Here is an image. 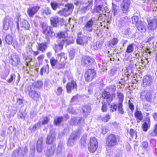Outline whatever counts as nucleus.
Wrapping results in <instances>:
<instances>
[{
	"instance_id": "obj_1",
	"label": "nucleus",
	"mask_w": 157,
	"mask_h": 157,
	"mask_svg": "<svg viewBox=\"0 0 157 157\" xmlns=\"http://www.w3.org/2000/svg\"><path fill=\"white\" fill-rule=\"evenodd\" d=\"M28 153L27 147H19L17 149L14 151L11 155L12 157H25Z\"/></svg>"
},
{
	"instance_id": "obj_2",
	"label": "nucleus",
	"mask_w": 157,
	"mask_h": 157,
	"mask_svg": "<svg viewBox=\"0 0 157 157\" xmlns=\"http://www.w3.org/2000/svg\"><path fill=\"white\" fill-rule=\"evenodd\" d=\"M41 25L42 29V31L47 38H49L55 36V34L53 32L52 28L48 27L45 22H43Z\"/></svg>"
},
{
	"instance_id": "obj_3",
	"label": "nucleus",
	"mask_w": 157,
	"mask_h": 157,
	"mask_svg": "<svg viewBox=\"0 0 157 157\" xmlns=\"http://www.w3.org/2000/svg\"><path fill=\"white\" fill-rule=\"evenodd\" d=\"M74 6L71 4L65 5L64 8L58 12V14L60 16L67 17L70 15L72 12Z\"/></svg>"
},
{
	"instance_id": "obj_4",
	"label": "nucleus",
	"mask_w": 157,
	"mask_h": 157,
	"mask_svg": "<svg viewBox=\"0 0 157 157\" xmlns=\"http://www.w3.org/2000/svg\"><path fill=\"white\" fill-rule=\"evenodd\" d=\"M96 74L95 70L94 69H90L86 71L84 74L85 79L86 82L92 81Z\"/></svg>"
},
{
	"instance_id": "obj_5",
	"label": "nucleus",
	"mask_w": 157,
	"mask_h": 157,
	"mask_svg": "<svg viewBox=\"0 0 157 157\" xmlns=\"http://www.w3.org/2000/svg\"><path fill=\"white\" fill-rule=\"evenodd\" d=\"M98 147V143L96 139L94 137H92L90 139V145L88 149L90 151L94 153Z\"/></svg>"
},
{
	"instance_id": "obj_6",
	"label": "nucleus",
	"mask_w": 157,
	"mask_h": 157,
	"mask_svg": "<svg viewBox=\"0 0 157 157\" xmlns=\"http://www.w3.org/2000/svg\"><path fill=\"white\" fill-rule=\"evenodd\" d=\"M13 20L9 16H6L3 21V29L5 30L8 29L10 26L12 25Z\"/></svg>"
},
{
	"instance_id": "obj_7",
	"label": "nucleus",
	"mask_w": 157,
	"mask_h": 157,
	"mask_svg": "<svg viewBox=\"0 0 157 157\" xmlns=\"http://www.w3.org/2000/svg\"><path fill=\"white\" fill-rule=\"evenodd\" d=\"M117 138L113 134L109 135L106 140V143L109 147H112L115 145L117 143Z\"/></svg>"
},
{
	"instance_id": "obj_8",
	"label": "nucleus",
	"mask_w": 157,
	"mask_h": 157,
	"mask_svg": "<svg viewBox=\"0 0 157 157\" xmlns=\"http://www.w3.org/2000/svg\"><path fill=\"white\" fill-rule=\"evenodd\" d=\"M57 37L60 39L61 43L59 44L58 48L61 50L63 47V44L67 42V38L66 37L65 34L63 32H60L57 34Z\"/></svg>"
},
{
	"instance_id": "obj_9",
	"label": "nucleus",
	"mask_w": 157,
	"mask_h": 157,
	"mask_svg": "<svg viewBox=\"0 0 157 157\" xmlns=\"http://www.w3.org/2000/svg\"><path fill=\"white\" fill-rule=\"evenodd\" d=\"M93 0H89L87 2L83 3V7L80 9L81 12L85 13L86 11L91 9L93 6Z\"/></svg>"
},
{
	"instance_id": "obj_10",
	"label": "nucleus",
	"mask_w": 157,
	"mask_h": 157,
	"mask_svg": "<svg viewBox=\"0 0 157 157\" xmlns=\"http://www.w3.org/2000/svg\"><path fill=\"white\" fill-rule=\"evenodd\" d=\"M95 3L97 5L99 3L100 5L97 6L95 8L96 11L98 13H100L101 11L103 12V6L106 4L105 0H95Z\"/></svg>"
},
{
	"instance_id": "obj_11",
	"label": "nucleus",
	"mask_w": 157,
	"mask_h": 157,
	"mask_svg": "<svg viewBox=\"0 0 157 157\" xmlns=\"http://www.w3.org/2000/svg\"><path fill=\"white\" fill-rule=\"evenodd\" d=\"M10 59L12 65L15 67L17 66L20 62V59L18 55H11Z\"/></svg>"
},
{
	"instance_id": "obj_12",
	"label": "nucleus",
	"mask_w": 157,
	"mask_h": 157,
	"mask_svg": "<svg viewBox=\"0 0 157 157\" xmlns=\"http://www.w3.org/2000/svg\"><path fill=\"white\" fill-rule=\"evenodd\" d=\"M77 85L76 82L74 80H72L68 82L66 86V88L68 93H71L72 90L77 89Z\"/></svg>"
},
{
	"instance_id": "obj_13",
	"label": "nucleus",
	"mask_w": 157,
	"mask_h": 157,
	"mask_svg": "<svg viewBox=\"0 0 157 157\" xmlns=\"http://www.w3.org/2000/svg\"><path fill=\"white\" fill-rule=\"evenodd\" d=\"M94 24V21L92 19L88 21L85 24L83 29L84 30L91 32L93 30V26Z\"/></svg>"
},
{
	"instance_id": "obj_14",
	"label": "nucleus",
	"mask_w": 157,
	"mask_h": 157,
	"mask_svg": "<svg viewBox=\"0 0 157 157\" xmlns=\"http://www.w3.org/2000/svg\"><path fill=\"white\" fill-rule=\"evenodd\" d=\"M39 7L38 6H35L30 7L29 8L27 11V13L30 17H33L34 15L38 11Z\"/></svg>"
},
{
	"instance_id": "obj_15",
	"label": "nucleus",
	"mask_w": 157,
	"mask_h": 157,
	"mask_svg": "<svg viewBox=\"0 0 157 157\" xmlns=\"http://www.w3.org/2000/svg\"><path fill=\"white\" fill-rule=\"evenodd\" d=\"M130 3V0H124L123 1L121 7L124 13H126L128 11Z\"/></svg>"
},
{
	"instance_id": "obj_16",
	"label": "nucleus",
	"mask_w": 157,
	"mask_h": 157,
	"mask_svg": "<svg viewBox=\"0 0 157 157\" xmlns=\"http://www.w3.org/2000/svg\"><path fill=\"white\" fill-rule=\"evenodd\" d=\"M84 123V120L80 117H73L71 119L70 124L72 125H80Z\"/></svg>"
},
{
	"instance_id": "obj_17",
	"label": "nucleus",
	"mask_w": 157,
	"mask_h": 157,
	"mask_svg": "<svg viewBox=\"0 0 157 157\" xmlns=\"http://www.w3.org/2000/svg\"><path fill=\"white\" fill-rule=\"evenodd\" d=\"M94 62L93 59L88 56H84L82 60V63L84 65H92Z\"/></svg>"
},
{
	"instance_id": "obj_18",
	"label": "nucleus",
	"mask_w": 157,
	"mask_h": 157,
	"mask_svg": "<svg viewBox=\"0 0 157 157\" xmlns=\"http://www.w3.org/2000/svg\"><path fill=\"white\" fill-rule=\"evenodd\" d=\"M152 76L149 75H146L143 78V82L144 86H149L152 82Z\"/></svg>"
},
{
	"instance_id": "obj_19",
	"label": "nucleus",
	"mask_w": 157,
	"mask_h": 157,
	"mask_svg": "<svg viewBox=\"0 0 157 157\" xmlns=\"http://www.w3.org/2000/svg\"><path fill=\"white\" fill-rule=\"evenodd\" d=\"M77 138V136L76 135V133H72L68 140L67 143L68 145L69 146L73 145L75 142L76 141Z\"/></svg>"
},
{
	"instance_id": "obj_20",
	"label": "nucleus",
	"mask_w": 157,
	"mask_h": 157,
	"mask_svg": "<svg viewBox=\"0 0 157 157\" xmlns=\"http://www.w3.org/2000/svg\"><path fill=\"white\" fill-rule=\"evenodd\" d=\"M148 29L152 30H155L157 28V24L156 22L155 21H152L150 20H148Z\"/></svg>"
},
{
	"instance_id": "obj_21",
	"label": "nucleus",
	"mask_w": 157,
	"mask_h": 157,
	"mask_svg": "<svg viewBox=\"0 0 157 157\" xmlns=\"http://www.w3.org/2000/svg\"><path fill=\"white\" fill-rule=\"evenodd\" d=\"M29 96L34 100H36L39 98L38 92L36 90H33L31 88L29 92Z\"/></svg>"
},
{
	"instance_id": "obj_22",
	"label": "nucleus",
	"mask_w": 157,
	"mask_h": 157,
	"mask_svg": "<svg viewBox=\"0 0 157 157\" xmlns=\"http://www.w3.org/2000/svg\"><path fill=\"white\" fill-rule=\"evenodd\" d=\"M115 94H112L111 97H110V93L106 91H104L102 94V97L104 99H109V101L111 102L113 99L115 97Z\"/></svg>"
},
{
	"instance_id": "obj_23",
	"label": "nucleus",
	"mask_w": 157,
	"mask_h": 157,
	"mask_svg": "<svg viewBox=\"0 0 157 157\" xmlns=\"http://www.w3.org/2000/svg\"><path fill=\"white\" fill-rule=\"evenodd\" d=\"M55 150V146H52L48 148L47 150L45 151V153L48 156H51L53 154Z\"/></svg>"
},
{
	"instance_id": "obj_24",
	"label": "nucleus",
	"mask_w": 157,
	"mask_h": 157,
	"mask_svg": "<svg viewBox=\"0 0 157 157\" xmlns=\"http://www.w3.org/2000/svg\"><path fill=\"white\" fill-rule=\"evenodd\" d=\"M55 139V135L54 133H50L47 137L46 142L47 144H51L54 141Z\"/></svg>"
},
{
	"instance_id": "obj_25",
	"label": "nucleus",
	"mask_w": 157,
	"mask_h": 157,
	"mask_svg": "<svg viewBox=\"0 0 157 157\" xmlns=\"http://www.w3.org/2000/svg\"><path fill=\"white\" fill-rule=\"evenodd\" d=\"M10 72V69H6L3 71L0 75L1 78L2 79L6 80V78L8 76Z\"/></svg>"
},
{
	"instance_id": "obj_26",
	"label": "nucleus",
	"mask_w": 157,
	"mask_h": 157,
	"mask_svg": "<svg viewBox=\"0 0 157 157\" xmlns=\"http://www.w3.org/2000/svg\"><path fill=\"white\" fill-rule=\"evenodd\" d=\"M20 26L21 27L24 28L25 29L29 30L30 28V25L27 20H22L20 22Z\"/></svg>"
},
{
	"instance_id": "obj_27",
	"label": "nucleus",
	"mask_w": 157,
	"mask_h": 157,
	"mask_svg": "<svg viewBox=\"0 0 157 157\" xmlns=\"http://www.w3.org/2000/svg\"><path fill=\"white\" fill-rule=\"evenodd\" d=\"M13 40V37L10 34L7 35L5 37V41L8 45L12 44Z\"/></svg>"
},
{
	"instance_id": "obj_28",
	"label": "nucleus",
	"mask_w": 157,
	"mask_h": 157,
	"mask_svg": "<svg viewBox=\"0 0 157 157\" xmlns=\"http://www.w3.org/2000/svg\"><path fill=\"white\" fill-rule=\"evenodd\" d=\"M23 59H24L25 62L27 66H28V63L32 60V59L30 56L27 55L25 53H23L22 54Z\"/></svg>"
},
{
	"instance_id": "obj_29",
	"label": "nucleus",
	"mask_w": 157,
	"mask_h": 157,
	"mask_svg": "<svg viewBox=\"0 0 157 157\" xmlns=\"http://www.w3.org/2000/svg\"><path fill=\"white\" fill-rule=\"evenodd\" d=\"M50 21L52 25L54 27L56 26L57 23L59 22L58 18L57 16H55L51 17Z\"/></svg>"
},
{
	"instance_id": "obj_30",
	"label": "nucleus",
	"mask_w": 157,
	"mask_h": 157,
	"mask_svg": "<svg viewBox=\"0 0 157 157\" xmlns=\"http://www.w3.org/2000/svg\"><path fill=\"white\" fill-rule=\"evenodd\" d=\"M144 24V23L141 21V23L139 24L136 26L138 29L141 32H144L146 31V28Z\"/></svg>"
},
{
	"instance_id": "obj_31",
	"label": "nucleus",
	"mask_w": 157,
	"mask_h": 157,
	"mask_svg": "<svg viewBox=\"0 0 157 157\" xmlns=\"http://www.w3.org/2000/svg\"><path fill=\"white\" fill-rule=\"evenodd\" d=\"M16 75L13 73L11 74L6 81L9 83H14L15 81Z\"/></svg>"
},
{
	"instance_id": "obj_32",
	"label": "nucleus",
	"mask_w": 157,
	"mask_h": 157,
	"mask_svg": "<svg viewBox=\"0 0 157 157\" xmlns=\"http://www.w3.org/2000/svg\"><path fill=\"white\" fill-rule=\"evenodd\" d=\"M150 121L149 120L147 121L142 125V128L144 131H147L150 126Z\"/></svg>"
},
{
	"instance_id": "obj_33",
	"label": "nucleus",
	"mask_w": 157,
	"mask_h": 157,
	"mask_svg": "<svg viewBox=\"0 0 157 157\" xmlns=\"http://www.w3.org/2000/svg\"><path fill=\"white\" fill-rule=\"evenodd\" d=\"M132 23L135 24L136 26L139 24L141 23V21L139 20L138 17L137 16L132 17Z\"/></svg>"
},
{
	"instance_id": "obj_34",
	"label": "nucleus",
	"mask_w": 157,
	"mask_h": 157,
	"mask_svg": "<svg viewBox=\"0 0 157 157\" xmlns=\"http://www.w3.org/2000/svg\"><path fill=\"white\" fill-rule=\"evenodd\" d=\"M63 119V117H62L55 118L54 121V124L56 125H59L62 121Z\"/></svg>"
},
{
	"instance_id": "obj_35",
	"label": "nucleus",
	"mask_w": 157,
	"mask_h": 157,
	"mask_svg": "<svg viewBox=\"0 0 157 157\" xmlns=\"http://www.w3.org/2000/svg\"><path fill=\"white\" fill-rule=\"evenodd\" d=\"M82 111L83 113L85 115L88 114L91 111L90 108L88 106H85L83 107L82 108Z\"/></svg>"
},
{
	"instance_id": "obj_36",
	"label": "nucleus",
	"mask_w": 157,
	"mask_h": 157,
	"mask_svg": "<svg viewBox=\"0 0 157 157\" xmlns=\"http://www.w3.org/2000/svg\"><path fill=\"white\" fill-rule=\"evenodd\" d=\"M118 110L119 113L121 114L124 113L122 103L121 102H119L118 104Z\"/></svg>"
},
{
	"instance_id": "obj_37",
	"label": "nucleus",
	"mask_w": 157,
	"mask_h": 157,
	"mask_svg": "<svg viewBox=\"0 0 157 157\" xmlns=\"http://www.w3.org/2000/svg\"><path fill=\"white\" fill-rule=\"evenodd\" d=\"M133 44H131L129 45L127 48L126 50V52L128 53H130L132 52L134 50V47Z\"/></svg>"
},
{
	"instance_id": "obj_38",
	"label": "nucleus",
	"mask_w": 157,
	"mask_h": 157,
	"mask_svg": "<svg viewBox=\"0 0 157 157\" xmlns=\"http://www.w3.org/2000/svg\"><path fill=\"white\" fill-rule=\"evenodd\" d=\"M102 42L98 41L94 45V48L95 50H98L102 46Z\"/></svg>"
},
{
	"instance_id": "obj_39",
	"label": "nucleus",
	"mask_w": 157,
	"mask_h": 157,
	"mask_svg": "<svg viewBox=\"0 0 157 157\" xmlns=\"http://www.w3.org/2000/svg\"><path fill=\"white\" fill-rule=\"evenodd\" d=\"M110 119V116L109 114H107L103 116L100 117V119L103 121L106 122H108Z\"/></svg>"
},
{
	"instance_id": "obj_40",
	"label": "nucleus",
	"mask_w": 157,
	"mask_h": 157,
	"mask_svg": "<svg viewBox=\"0 0 157 157\" xmlns=\"http://www.w3.org/2000/svg\"><path fill=\"white\" fill-rule=\"evenodd\" d=\"M150 134L152 136H155L157 135V124H155L153 131H151L149 132Z\"/></svg>"
},
{
	"instance_id": "obj_41",
	"label": "nucleus",
	"mask_w": 157,
	"mask_h": 157,
	"mask_svg": "<svg viewBox=\"0 0 157 157\" xmlns=\"http://www.w3.org/2000/svg\"><path fill=\"white\" fill-rule=\"evenodd\" d=\"M153 51V50L152 48L149 46H147L144 54L145 55H147L148 54H149V55H150Z\"/></svg>"
},
{
	"instance_id": "obj_42",
	"label": "nucleus",
	"mask_w": 157,
	"mask_h": 157,
	"mask_svg": "<svg viewBox=\"0 0 157 157\" xmlns=\"http://www.w3.org/2000/svg\"><path fill=\"white\" fill-rule=\"evenodd\" d=\"M31 44H29L26 48V52L29 55L31 54H33V51L31 47Z\"/></svg>"
},
{
	"instance_id": "obj_43",
	"label": "nucleus",
	"mask_w": 157,
	"mask_h": 157,
	"mask_svg": "<svg viewBox=\"0 0 157 157\" xmlns=\"http://www.w3.org/2000/svg\"><path fill=\"white\" fill-rule=\"evenodd\" d=\"M112 10L114 15L117 14L118 12V7L117 6L115 5L112 3Z\"/></svg>"
},
{
	"instance_id": "obj_44",
	"label": "nucleus",
	"mask_w": 157,
	"mask_h": 157,
	"mask_svg": "<svg viewBox=\"0 0 157 157\" xmlns=\"http://www.w3.org/2000/svg\"><path fill=\"white\" fill-rule=\"evenodd\" d=\"M119 41L118 39L117 38H113L109 41V44L110 45H116Z\"/></svg>"
},
{
	"instance_id": "obj_45",
	"label": "nucleus",
	"mask_w": 157,
	"mask_h": 157,
	"mask_svg": "<svg viewBox=\"0 0 157 157\" xmlns=\"http://www.w3.org/2000/svg\"><path fill=\"white\" fill-rule=\"evenodd\" d=\"M117 96L119 99V102H121L122 103L124 100V95L120 91H118L117 92Z\"/></svg>"
},
{
	"instance_id": "obj_46",
	"label": "nucleus",
	"mask_w": 157,
	"mask_h": 157,
	"mask_svg": "<svg viewBox=\"0 0 157 157\" xmlns=\"http://www.w3.org/2000/svg\"><path fill=\"white\" fill-rule=\"evenodd\" d=\"M47 47V45L46 43L40 44V51L43 52L45 51Z\"/></svg>"
},
{
	"instance_id": "obj_47",
	"label": "nucleus",
	"mask_w": 157,
	"mask_h": 157,
	"mask_svg": "<svg viewBox=\"0 0 157 157\" xmlns=\"http://www.w3.org/2000/svg\"><path fill=\"white\" fill-rule=\"evenodd\" d=\"M117 105H116L115 103H113L110 105V111L112 112H113L116 111L117 109Z\"/></svg>"
},
{
	"instance_id": "obj_48",
	"label": "nucleus",
	"mask_w": 157,
	"mask_h": 157,
	"mask_svg": "<svg viewBox=\"0 0 157 157\" xmlns=\"http://www.w3.org/2000/svg\"><path fill=\"white\" fill-rule=\"evenodd\" d=\"M136 117L139 120H141L142 119L143 116L141 112L137 111L135 113Z\"/></svg>"
},
{
	"instance_id": "obj_49",
	"label": "nucleus",
	"mask_w": 157,
	"mask_h": 157,
	"mask_svg": "<svg viewBox=\"0 0 157 157\" xmlns=\"http://www.w3.org/2000/svg\"><path fill=\"white\" fill-rule=\"evenodd\" d=\"M57 62V59L52 57L50 59L51 64L52 67L54 66Z\"/></svg>"
},
{
	"instance_id": "obj_50",
	"label": "nucleus",
	"mask_w": 157,
	"mask_h": 157,
	"mask_svg": "<svg viewBox=\"0 0 157 157\" xmlns=\"http://www.w3.org/2000/svg\"><path fill=\"white\" fill-rule=\"evenodd\" d=\"M33 86L34 87L33 88L34 90L38 89L39 88V81H37V82H34L33 84Z\"/></svg>"
},
{
	"instance_id": "obj_51",
	"label": "nucleus",
	"mask_w": 157,
	"mask_h": 157,
	"mask_svg": "<svg viewBox=\"0 0 157 157\" xmlns=\"http://www.w3.org/2000/svg\"><path fill=\"white\" fill-rule=\"evenodd\" d=\"M56 92L57 95H59L62 94L63 92V90L61 87H58Z\"/></svg>"
},
{
	"instance_id": "obj_52",
	"label": "nucleus",
	"mask_w": 157,
	"mask_h": 157,
	"mask_svg": "<svg viewBox=\"0 0 157 157\" xmlns=\"http://www.w3.org/2000/svg\"><path fill=\"white\" fill-rule=\"evenodd\" d=\"M38 123L37 124L34 125L32 127L31 126L29 127V129L31 131V132H34L35 131L37 128L38 127Z\"/></svg>"
},
{
	"instance_id": "obj_53",
	"label": "nucleus",
	"mask_w": 157,
	"mask_h": 157,
	"mask_svg": "<svg viewBox=\"0 0 157 157\" xmlns=\"http://www.w3.org/2000/svg\"><path fill=\"white\" fill-rule=\"evenodd\" d=\"M77 43L78 44L82 45L84 43L83 39L82 37H79L77 40Z\"/></svg>"
},
{
	"instance_id": "obj_54",
	"label": "nucleus",
	"mask_w": 157,
	"mask_h": 157,
	"mask_svg": "<svg viewBox=\"0 0 157 157\" xmlns=\"http://www.w3.org/2000/svg\"><path fill=\"white\" fill-rule=\"evenodd\" d=\"M63 149V144H61V143L59 144L58 145V148L57 149V151L58 152H59L60 153L62 151Z\"/></svg>"
},
{
	"instance_id": "obj_55",
	"label": "nucleus",
	"mask_w": 157,
	"mask_h": 157,
	"mask_svg": "<svg viewBox=\"0 0 157 157\" xmlns=\"http://www.w3.org/2000/svg\"><path fill=\"white\" fill-rule=\"evenodd\" d=\"M41 13L43 15L45 14L47 15L50 14L51 13V11L50 9H47L45 10H43L42 12Z\"/></svg>"
},
{
	"instance_id": "obj_56",
	"label": "nucleus",
	"mask_w": 157,
	"mask_h": 157,
	"mask_svg": "<svg viewBox=\"0 0 157 157\" xmlns=\"http://www.w3.org/2000/svg\"><path fill=\"white\" fill-rule=\"evenodd\" d=\"M51 5L52 8L54 10H56L58 6V4L55 2H51Z\"/></svg>"
},
{
	"instance_id": "obj_57",
	"label": "nucleus",
	"mask_w": 157,
	"mask_h": 157,
	"mask_svg": "<svg viewBox=\"0 0 157 157\" xmlns=\"http://www.w3.org/2000/svg\"><path fill=\"white\" fill-rule=\"evenodd\" d=\"M129 134L132 137L135 136L136 137V134L135 131L133 129H131L130 130Z\"/></svg>"
},
{
	"instance_id": "obj_58",
	"label": "nucleus",
	"mask_w": 157,
	"mask_h": 157,
	"mask_svg": "<svg viewBox=\"0 0 157 157\" xmlns=\"http://www.w3.org/2000/svg\"><path fill=\"white\" fill-rule=\"evenodd\" d=\"M147 92L145 91H142L140 93V98L142 99H144L145 98Z\"/></svg>"
},
{
	"instance_id": "obj_59",
	"label": "nucleus",
	"mask_w": 157,
	"mask_h": 157,
	"mask_svg": "<svg viewBox=\"0 0 157 157\" xmlns=\"http://www.w3.org/2000/svg\"><path fill=\"white\" fill-rule=\"evenodd\" d=\"M146 100L148 101H150L151 98V95L150 93L149 92H147L145 98Z\"/></svg>"
},
{
	"instance_id": "obj_60",
	"label": "nucleus",
	"mask_w": 157,
	"mask_h": 157,
	"mask_svg": "<svg viewBox=\"0 0 157 157\" xmlns=\"http://www.w3.org/2000/svg\"><path fill=\"white\" fill-rule=\"evenodd\" d=\"M108 129L105 127L102 126L101 128V133L105 134L108 132Z\"/></svg>"
},
{
	"instance_id": "obj_61",
	"label": "nucleus",
	"mask_w": 157,
	"mask_h": 157,
	"mask_svg": "<svg viewBox=\"0 0 157 157\" xmlns=\"http://www.w3.org/2000/svg\"><path fill=\"white\" fill-rule=\"evenodd\" d=\"M75 52L74 50H71L69 52V56L71 59H72L75 56Z\"/></svg>"
},
{
	"instance_id": "obj_62",
	"label": "nucleus",
	"mask_w": 157,
	"mask_h": 157,
	"mask_svg": "<svg viewBox=\"0 0 157 157\" xmlns=\"http://www.w3.org/2000/svg\"><path fill=\"white\" fill-rule=\"evenodd\" d=\"M25 40V36L23 35H21L20 36L19 40L20 42L22 43H24Z\"/></svg>"
},
{
	"instance_id": "obj_63",
	"label": "nucleus",
	"mask_w": 157,
	"mask_h": 157,
	"mask_svg": "<svg viewBox=\"0 0 157 157\" xmlns=\"http://www.w3.org/2000/svg\"><path fill=\"white\" fill-rule=\"evenodd\" d=\"M25 116L21 112L17 114V117L19 119H25Z\"/></svg>"
},
{
	"instance_id": "obj_64",
	"label": "nucleus",
	"mask_w": 157,
	"mask_h": 157,
	"mask_svg": "<svg viewBox=\"0 0 157 157\" xmlns=\"http://www.w3.org/2000/svg\"><path fill=\"white\" fill-rule=\"evenodd\" d=\"M12 44L14 48H16L17 47L18 42L17 40H13Z\"/></svg>"
}]
</instances>
